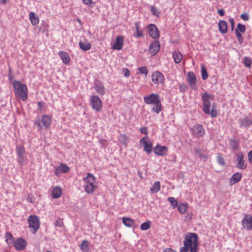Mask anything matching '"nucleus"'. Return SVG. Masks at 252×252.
<instances>
[{
  "label": "nucleus",
  "instance_id": "nucleus-31",
  "mask_svg": "<svg viewBox=\"0 0 252 252\" xmlns=\"http://www.w3.org/2000/svg\"><path fill=\"white\" fill-rule=\"evenodd\" d=\"M172 57L175 63H179L182 60V54L179 51H173Z\"/></svg>",
  "mask_w": 252,
  "mask_h": 252
},
{
  "label": "nucleus",
  "instance_id": "nucleus-22",
  "mask_svg": "<svg viewBox=\"0 0 252 252\" xmlns=\"http://www.w3.org/2000/svg\"><path fill=\"white\" fill-rule=\"evenodd\" d=\"M240 127H248L252 125V120L251 118L246 117L239 120Z\"/></svg>",
  "mask_w": 252,
  "mask_h": 252
},
{
  "label": "nucleus",
  "instance_id": "nucleus-40",
  "mask_svg": "<svg viewBox=\"0 0 252 252\" xmlns=\"http://www.w3.org/2000/svg\"><path fill=\"white\" fill-rule=\"evenodd\" d=\"M167 200L170 203V205L173 209L176 208L178 206V201L173 197H169Z\"/></svg>",
  "mask_w": 252,
  "mask_h": 252
},
{
  "label": "nucleus",
  "instance_id": "nucleus-3",
  "mask_svg": "<svg viewBox=\"0 0 252 252\" xmlns=\"http://www.w3.org/2000/svg\"><path fill=\"white\" fill-rule=\"evenodd\" d=\"M13 90L16 97L23 101L28 98V88L26 84H22L19 81H13L12 82Z\"/></svg>",
  "mask_w": 252,
  "mask_h": 252
},
{
  "label": "nucleus",
  "instance_id": "nucleus-16",
  "mask_svg": "<svg viewBox=\"0 0 252 252\" xmlns=\"http://www.w3.org/2000/svg\"><path fill=\"white\" fill-rule=\"evenodd\" d=\"M160 48V44L158 40H155L150 45L149 48V53L152 56L156 55L159 51Z\"/></svg>",
  "mask_w": 252,
  "mask_h": 252
},
{
  "label": "nucleus",
  "instance_id": "nucleus-33",
  "mask_svg": "<svg viewBox=\"0 0 252 252\" xmlns=\"http://www.w3.org/2000/svg\"><path fill=\"white\" fill-rule=\"evenodd\" d=\"M80 248L82 252H90L89 241L87 240H83L80 246Z\"/></svg>",
  "mask_w": 252,
  "mask_h": 252
},
{
  "label": "nucleus",
  "instance_id": "nucleus-15",
  "mask_svg": "<svg viewBox=\"0 0 252 252\" xmlns=\"http://www.w3.org/2000/svg\"><path fill=\"white\" fill-rule=\"evenodd\" d=\"M242 224L246 229L252 230V216L250 215H245L242 220Z\"/></svg>",
  "mask_w": 252,
  "mask_h": 252
},
{
  "label": "nucleus",
  "instance_id": "nucleus-28",
  "mask_svg": "<svg viewBox=\"0 0 252 252\" xmlns=\"http://www.w3.org/2000/svg\"><path fill=\"white\" fill-rule=\"evenodd\" d=\"M4 238L6 243L9 246H13L15 242V238L13 236L12 234L10 232H6L5 234Z\"/></svg>",
  "mask_w": 252,
  "mask_h": 252
},
{
  "label": "nucleus",
  "instance_id": "nucleus-6",
  "mask_svg": "<svg viewBox=\"0 0 252 252\" xmlns=\"http://www.w3.org/2000/svg\"><path fill=\"white\" fill-rule=\"evenodd\" d=\"M16 151L17 162L21 166L25 165L27 163L28 158L24 147L23 145L17 146Z\"/></svg>",
  "mask_w": 252,
  "mask_h": 252
},
{
  "label": "nucleus",
  "instance_id": "nucleus-38",
  "mask_svg": "<svg viewBox=\"0 0 252 252\" xmlns=\"http://www.w3.org/2000/svg\"><path fill=\"white\" fill-rule=\"evenodd\" d=\"M58 169H60L62 172L64 173L68 172L70 170L69 167L66 164L63 163H60L58 166Z\"/></svg>",
  "mask_w": 252,
  "mask_h": 252
},
{
  "label": "nucleus",
  "instance_id": "nucleus-14",
  "mask_svg": "<svg viewBox=\"0 0 252 252\" xmlns=\"http://www.w3.org/2000/svg\"><path fill=\"white\" fill-rule=\"evenodd\" d=\"M192 133L197 137H203L205 134V129L201 125H194L192 129Z\"/></svg>",
  "mask_w": 252,
  "mask_h": 252
},
{
  "label": "nucleus",
  "instance_id": "nucleus-42",
  "mask_svg": "<svg viewBox=\"0 0 252 252\" xmlns=\"http://www.w3.org/2000/svg\"><path fill=\"white\" fill-rule=\"evenodd\" d=\"M208 77L207 71L203 65L201 66V77L204 80H206Z\"/></svg>",
  "mask_w": 252,
  "mask_h": 252
},
{
  "label": "nucleus",
  "instance_id": "nucleus-55",
  "mask_svg": "<svg viewBox=\"0 0 252 252\" xmlns=\"http://www.w3.org/2000/svg\"><path fill=\"white\" fill-rule=\"evenodd\" d=\"M140 132L141 133H142V134H146V135L148 134L147 128V127L146 126H144V127H141L140 129Z\"/></svg>",
  "mask_w": 252,
  "mask_h": 252
},
{
  "label": "nucleus",
  "instance_id": "nucleus-35",
  "mask_svg": "<svg viewBox=\"0 0 252 252\" xmlns=\"http://www.w3.org/2000/svg\"><path fill=\"white\" fill-rule=\"evenodd\" d=\"M160 189V183L159 181H156L150 188V191L152 193L158 192Z\"/></svg>",
  "mask_w": 252,
  "mask_h": 252
},
{
  "label": "nucleus",
  "instance_id": "nucleus-21",
  "mask_svg": "<svg viewBox=\"0 0 252 252\" xmlns=\"http://www.w3.org/2000/svg\"><path fill=\"white\" fill-rule=\"evenodd\" d=\"M124 43V37L123 36H118L116 38V41L112 46L113 50H120L122 48Z\"/></svg>",
  "mask_w": 252,
  "mask_h": 252
},
{
  "label": "nucleus",
  "instance_id": "nucleus-34",
  "mask_svg": "<svg viewBox=\"0 0 252 252\" xmlns=\"http://www.w3.org/2000/svg\"><path fill=\"white\" fill-rule=\"evenodd\" d=\"M194 152L198 155L201 160L204 161L208 159V156L207 154H205L203 151L200 149L195 150Z\"/></svg>",
  "mask_w": 252,
  "mask_h": 252
},
{
  "label": "nucleus",
  "instance_id": "nucleus-13",
  "mask_svg": "<svg viewBox=\"0 0 252 252\" xmlns=\"http://www.w3.org/2000/svg\"><path fill=\"white\" fill-rule=\"evenodd\" d=\"M151 77L153 82L156 84H162L165 80L164 75L159 71H154Z\"/></svg>",
  "mask_w": 252,
  "mask_h": 252
},
{
  "label": "nucleus",
  "instance_id": "nucleus-20",
  "mask_svg": "<svg viewBox=\"0 0 252 252\" xmlns=\"http://www.w3.org/2000/svg\"><path fill=\"white\" fill-rule=\"evenodd\" d=\"M94 88L96 92L101 95H103L105 94V89L103 83L99 81H96L94 84Z\"/></svg>",
  "mask_w": 252,
  "mask_h": 252
},
{
  "label": "nucleus",
  "instance_id": "nucleus-2",
  "mask_svg": "<svg viewBox=\"0 0 252 252\" xmlns=\"http://www.w3.org/2000/svg\"><path fill=\"white\" fill-rule=\"evenodd\" d=\"M184 246L182 249L190 250V252H198V237L194 233L187 234L184 241Z\"/></svg>",
  "mask_w": 252,
  "mask_h": 252
},
{
  "label": "nucleus",
  "instance_id": "nucleus-19",
  "mask_svg": "<svg viewBox=\"0 0 252 252\" xmlns=\"http://www.w3.org/2000/svg\"><path fill=\"white\" fill-rule=\"evenodd\" d=\"M13 246L17 250L22 251L26 248L27 242L23 238H19L15 241Z\"/></svg>",
  "mask_w": 252,
  "mask_h": 252
},
{
  "label": "nucleus",
  "instance_id": "nucleus-49",
  "mask_svg": "<svg viewBox=\"0 0 252 252\" xmlns=\"http://www.w3.org/2000/svg\"><path fill=\"white\" fill-rule=\"evenodd\" d=\"M240 17L244 21L249 20V15L247 13H244L240 15Z\"/></svg>",
  "mask_w": 252,
  "mask_h": 252
},
{
  "label": "nucleus",
  "instance_id": "nucleus-39",
  "mask_svg": "<svg viewBox=\"0 0 252 252\" xmlns=\"http://www.w3.org/2000/svg\"><path fill=\"white\" fill-rule=\"evenodd\" d=\"M177 207L178 210L181 214H184L186 213L187 209L188 208L187 204L180 203L179 205H178Z\"/></svg>",
  "mask_w": 252,
  "mask_h": 252
},
{
  "label": "nucleus",
  "instance_id": "nucleus-5",
  "mask_svg": "<svg viewBox=\"0 0 252 252\" xmlns=\"http://www.w3.org/2000/svg\"><path fill=\"white\" fill-rule=\"evenodd\" d=\"M52 117L50 115H43L42 116L41 121L39 119H36L34 122L35 126H37L38 130H41L43 127L46 129L48 128L52 123Z\"/></svg>",
  "mask_w": 252,
  "mask_h": 252
},
{
  "label": "nucleus",
  "instance_id": "nucleus-51",
  "mask_svg": "<svg viewBox=\"0 0 252 252\" xmlns=\"http://www.w3.org/2000/svg\"><path fill=\"white\" fill-rule=\"evenodd\" d=\"M63 224V222L60 218H58L55 222V225L56 226L61 227Z\"/></svg>",
  "mask_w": 252,
  "mask_h": 252
},
{
  "label": "nucleus",
  "instance_id": "nucleus-63",
  "mask_svg": "<svg viewBox=\"0 0 252 252\" xmlns=\"http://www.w3.org/2000/svg\"><path fill=\"white\" fill-rule=\"evenodd\" d=\"M99 142L102 146H104L105 144L106 143V140L103 139H100Z\"/></svg>",
  "mask_w": 252,
  "mask_h": 252
},
{
  "label": "nucleus",
  "instance_id": "nucleus-12",
  "mask_svg": "<svg viewBox=\"0 0 252 252\" xmlns=\"http://www.w3.org/2000/svg\"><path fill=\"white\" fill-rule=\"evenodd\" d=\"M147 139L148 137H143L140 140V144L142 145L144 147V151L148 154H150L153 149L152 143L151 141L149 140V142L147 141Z\"/></svg>",
  "mask_w": 252,
  "mask_h": 252
},
{
  "label": "nucleus",
  "instance_id": "nucleus-60",
  "mask_svg": "<svg viewBox=\"0 0 252 252\" xmlns=\"http://www.w3.org/2000/svg\"><path fill=\"white\" fill-rule=\"evenodd\" d=\"M121 137L123 138V140L121 141V142L123 144H126L127 141V138L125 135H122Z\"/></svg>",
  "mask_w": 252,
  "mask_h": 252
},
{
  "label": "nucleus",
  "instance_id": "nucleus-56",
  "mask_svg": "<svg viewBox=\"0 0 252 252\" xmlns=\"http://www.w3.org/2000/svg\"><path fill=\"white\" fill-rule=\"evenodd\" d=\"M84 3L88 5V6H92L93 3L92 0H82Z\"/></svg>",
  "mask_w": 252,
  "mask_h": 252
},
{
  "label": "nucleus",
  "instance_id": "nucleus-62",
  "mask_svg": "<svg viewBox=\"0 0 252 252\" xmlns=\"http://www.w3.org/2000/svg\"><path fill=\"white\" fill-rule=\"evenodd\" d=\"M218 13L220 14V16H223L224 15V10L223 9H220L218 10Z\"/></svg>",
  "mask_w": 252,
  "mask_h": 252
},
{
  "label": "nucleus",
  "instance_id": "nucleus-24",
  "mask_svg": "<svg viewBox=\"0 0 252 252\" xmlns=\"http://www.w3.org/2000/svg\"><path fill=\"white\" fill-rule=\"evenodd\" d=\"M242 178V174L240 173H235L229 179V184L230 186L238 183Z\"/></svg>",
  "mask_w": 252,
  "mask_h": 252
},
{
  "label": "nucleus",
  "instance_id": "nucleus-37",
  "mask_svg": "<svg viewBox=\"0 0 252 252\" xmlns=\"http://www.w3.org/2000/svg\"><path fill=\"white\" fill-rule=\"evenodd\" d=\"M79 45L80 48L84 51H88L91 48V44L89 42H83L82 41L79 42Z\"/></svg>",
  "mask_w": 252,
  "mask_h": 252
},
{
  "label": "nucleus",
  "instance_id": "nucleus-4",
  "mask_svg": "<svg viewBox=\"0 0 252 252\" xmlns=\"http://www.w3.org/2000/svg\"><path fill=\"white\" fill-rule=\"evenodd\" d=\"M84 183V188L85 191L88 194H92L94 193V189L96 188V186L94 185L95 178L91 173H88L87 176L83 179Z\"/></svg>",
  "mask_w": 252,
  "mask_h": 252
},
{
  "label": "nucleus",
  "instance_id": "nucleus-26",
  "mask_svg": "<svg viewBox=\"0 0 252 252\" xmlns=\"http://www.w3.org/2000/svg\"><path fill=\"white\" fill-rule=\"evenodd\" d=\"M29 16V19L31 22V24L33 26H36L39 24V18L33 12H30Z\"/></svg>",
  "mask_w": 252,
  "mask_h": 252
},
{
  "label": "nucleus",
  "instance_id": "nucleus-47",
  "mask_svg": "<svg viewBox=\"0 0 252 252\" xmlns=\"http://www.w3.org/2000/svg\"><path fill=\"white\" fill-rule=\"evenodd\" d=\"M138 70L140 73L144 74L146 76L148 73V70L147 67L145 66L138 68Z\"/></svg>",
  "mask_w": 252,
  "mask_h": 252
},
{
  "label": "nucleus",
  "instance_id": "nucleus-8",
  "mask_svg": "<svg viewBox=\"0 0 252 252\" xmlns=\"http://www.w3.org/2000/svg\"><path fill=\"white\" fill-rule=\"evenodd\" d=\"M144 102L147 104H155L160 101L159 95L156 93H151L143 97Z\"/></svg>",
  "mask_w": 252,
  "mask_h": 252
},
{
  "label": "nucleus",
  "instance_id": "nucleus-54",
  "mask_svg": "<svg viewBox=\"0 0 252 252\" xmlns=\"http://www.w3.org/2000/svg\"><path fill=\"white\" fill-rule=\"evenodd\" d=\"M124 75L125 77H128L130 75V72L127 68H124L123 69Z\"/></svg>",
  "mask_w": 252,
  "mask_h": 252
},
{
  "label": "nucleus",
  "instance_id": "nucleus-27",
  "mask_svg": "<svg viewBox=\"0 0 252 252\" xmlns=\"http://www.w3.org/2000/svg\"><path fill=\"white\" fill-rule=\"evenodd\" d=\"M220 32L222 33H226L227 32V24L225 21L221 20L218 24Z\"/></svg>",
  "mask_w": 252,
  "mask_h": 252
},
{
  "label": "nucleus",
  "instance_id": "nucleus-9",
  "mask_svg": "<svg viewBox=\"0 0 252 252\" xmlns=\"http://www.w3.org/2000/svg\"><path fill=\"white\" fill-rule=\"evenodd\" d=\"M237 161V167L240 169H244L247 167L245 163L244 156L242 152L239 151L235 155Z\"/></svg>",
  "mask_w": 252,
  "mask_h": 252
},
{
  "label": "nucleus",
  "instance_id": "nucleus-44",
  "mask_svg": "<svg viewBox=\"0 0 252 252\" xmlns=\"http://www.w3.org/2000/svg\"><path fill=\"white\" fill-rule=\"evenodd\" d=\"M235 30H238V32L240 33H244L246 32V26L245 25H242L241 23H238L237 24V28Z\"/></svg>",
  "mask_w": 252,
  "mask_h": 252
},
{
  "label": "nucleus",
  "instance_id": "nucleus-36",
  "mask_svg": "<svg viewBox=\"0 0 252 252\" xmlns=\"http://www.w3.org/2000/svg\"><path fill=\"white\" fill-rule=\"evenodd\" d=\"M229 142L230 148L233 151H237L239 149V143L237 140L231 139Z\"/></svg>",
  "mask_w": 252,
  "mask_h": 252
},
{
  "label": "nucleus",
  "instance_id": "nucleus-43",
  "mask_svg": "<svg viewBox=\"0 0 252 252\" xmlns=\"http://www.w3.org/2000/svg\"><path fill=\"white\" fill-rule=\"evenodd\" d=\"M150 228V222L149 221L145 222L141 224L140 228L142 230H147Z\"/></svg>",
  "mask_w": 252,
  "mask_h": 252
},
{
  "label": "nucleus",
  "instance_id": "nucleus-64",
  "mask_svg": "<svg viewBox=\"0 0 252 252\" xmlns=\"http://www.w3.org/2000/svg\"><path fill=\"white\" fill-rule=\"evenodd\" d=\"M7 76H8V78L9 81L11 82V81H12V80L13 79V76H12V75L10 73H8V75H7Z\"/></svg>",
  "mask_w": 252,
  "mask_h": 252
},
{
  "label": "nucleus",
  "instance_id": "nucleus-1",
  "mask_svg": "<svg viewBox=\"0 0 252 252\" xmlns=\"http://www.w3.org/2000/svg\"><path fill=\"white\" fill-rule=\"evenodd\" d=\"M210 95L207 92L203 93L201 95V100L203 102L202 111L206 114L209 115L212 118H216L218 114L217 106L216 103L211 105Z\"/></svg>",
  "mask_w": 252,
  "mask_h": 252
},
{
  "label": "nucleus",
  "instance_id": "nucleus-7",
  "mask_svg": "<svg viewBox=\"0 0 252 252\" xmlns=\"http://www.w3.org/2000/svg\"><path fill=\"white\" fill-rule=\"evenodd\" d=\"M28 221L29 227L32 228V232L35 234L39 228L40 220L39 218L35 215H30L28 218Z\"/></svg>",
  "mask_w": 252,
  "mask_h": 252
},
{
  "label": "nucleus",
  "instance_id": "nucleus-10",
  "mask_svg": "<svg viewBox=\"0 0 252 252\" xmlns=\"http://www.w3.org/2000/svg\"><path fill=\"white\" fill-rule=\"evenodd\" d=\"M149 35L152 38L157 39L159 37V32L156 26L153 24H150L148 26Z\"/></svg>",
  "mask_w": 252,
  "mask_h": 252
},
{
  "label": "nucleus",
  "instance_id": "nucleus-50",
  "mask_svg": "<svg viewBox=\"0 0 252 252\" xmlns=\"http://www.w3.org/2000/svg\"><path fill=\"white\" fill-rule=\"evenodd\" d=\"M187 89V87L185 84H183L179 85V90L181 93L185 92Z\"/></svg>",
  "mask_w": 252,
  "mask_h": 252
},
{
  "label": "nucleus",
  "instance_id": "nucleus-25",
  "mask_svg": "<svg viewBox=\"0 0 252 252\" xmlns=\"http://www.w3.org/2000/svg\"><path fill=\"white\" fill-rule=\"evenodd\" d=\"M58 55L62 60L63 63L65 64H67L70 61V58L67 53L61 51L59 52Z\"/></svg>",
  "mask_w": 252,
  "mask_h": 252
},
{
  "label": "nucleus",
  "instance_id": "nucleus-57",
  "mask_svg": "<svg viewBox=\"0 0 252 252\" xmlns=\"http://www.w3.org/2000/svg\"><path fill=\"white\" fill-rule=\"evenodd\" d=\"M248 158L249 162L252 163V150L248 153Z\"/></svg>",
  "mask_w": 252,
  "mask_h": 252
},
{
  "label": "nucleus",
  "instance_id": "nucleus-48",
  "mask_svg": "<svg viewBox=\"0 0 252 252\" xmlns=\"http://www.w3.org/2000/svg\"><path fill=\"white\" fill-rule=\"evenodd\" d=\"M217 161L218 163L221 165H224L225 164V161L222 157H221L220 154H218L217 156Z\"/></svg>",
  "mask_w": 252,
  "mask_h": 252
},
{
  "label": "nucleus",
  "instance_id": "nucleus-59",
  "mask_svg": "<svg viewBox=\"0 0 252 252\" xmlns=\"http://www.w3.org/2000/svg\"><path fill=\"white\" fill-rule=\"evenodd\" d=\"M61 172H62L61 170L60 169H58V166H57L55 168V171L54 173L56 175V176H59Z\"/></svg>",
  "mask_w": 252,
  "mask_h": 252
},
{
  "label": "nucleus",
  "instance_id": "nucleus-46",
  "mask_svg": "<svg viewBox=\"0 0 252 252\" xmlns=\"http://www.w3.org/2000/svg\"><path fill=\"white\" fill-rule=\"evenodd\" d=\"M243 63L247 67H250L251 65L252 62L250 58L245 57L243 60Z\"/></svg>",
  "mask_w": 252,
  "mask_h": 252
},
{
  "label": "nucleus",
  "instance_id": "nucleus-18",
  "mask_svg": "<svg viewBox=\"0 0 252 252\" xmlns=\"http://www.w3.org/2000/svg\"><path fill=\"white\" fill-rule=\"evenodd\" d=\"M187 80L189 85L191 86L192 89H196V84L197 82L195 75L192 71H189L187 74Z\"/></svg>",
  "mask_w": 252,
  "mask_h": 252
},
{
  "label": "nucleus",
  "instance_id": "nucleus-61",
  "mask_svg": "<svg viewBox=\"0 0 252 252\" xmlns=\"http://www.w3.org/2000/svg\"><path fill=\"white\" fill-rule=\"evenodd\" d=\"M163 252H177L174 250L171 249V248H166L165 249Z\"/></svg>",
  "mask_w": 252,
  "mask_h": 252
},
{
  "label": "nucleus",
  "instance_id": "nucleus-45",
  "mask_svg": "<svg viewBox=\"0 0 252 252\" xmlns=\"http://www.w3.org/2000/svg\"><path fill=\"white\" fill-rule=\"evenodd\" d=\"M235 32L239 43L242 44L243 42V38L241 33L238 32V30H235Z\"/></svg>",
  "mask_w": 252,
  "mask_h": 252
},
{
  "label": "nucleus",
  "instance_id": "nucleus-41",
  "mask_svg": "<svg viewBox=\"0 0 252 252\" xmlns=\"http://www.w3.org/2000/svg\"><path fill=\"white\" fill-rule=\"evenodd\" d=\"M151 11L153 15L156 16L158 17L160 15V12L159 9L156 8L155 6H151Z\"/></svg>",
  "mask_w": 252,
  "mask_h": 252
},
{
  "label": "nucleus",
  "instance_id": "nucleus-53",
  "mask_svg": "<svg viewBox=\"0 0 252 252\" xmlns=\"http://www.w3.org/2000/svg\"><path fill=\"white\" fill-rule=\"evenodd\" d=\"M192 217V213H188L187 215L185 217V220L186 221H189L191 220Z\"/></svg>",
  "mask_w": 252,
  "mask_h": 252
},
{
  "label": "nucleus",
  "instance_id": "nucleus-52",
  "mask_svg": "<svg viewBox=\"0 0 252 252\" xmlns=\"http://www.w3.org/2000/svg\"><path fill=\"white\" fill-rule=\"evenodd\" d=\"M44 104H45L44 102L43 101L38 102H37L38 110H39L40 111L42 110V108L43 107Z\"/></svg>",
  "mask_w": 252,
  "mask_h": 252
},
{
  "label": "nucleus",
  "instance_id": "nucleus-32",
  "mask_svg": "<svg viewBox=\"0 0 252 252\" xmlns=\"http://www.w3.org/2000/svg\"><path fill=\"white\" fill-rule=\"evenodd\" d=\"M162 106L161 101H160L158 102L153 105L151 110L154 113L158 114L162 111Z\"/></svg>",
  "mask_w": 252,
  "mask_h": 252
},
{
  "label": "nucleus",
  "instance_id": "nucleus-17",
  "mask_svg": "<svg viewBox=\"0 0 252 252\" xmlns=\"http://www.w3.org/2000/svg\"><path fill=\"white\" fill-rule=\"evenodd\" d=\"M155 154L159 156H166L168 153V148L165 146H161L157 144L156 147L153 148Z\"/></svg>",
  "mask_w": 252,
  "mask_h": 252
},
{
  "label": "nucleus",
  "instance_id": "nucleus-29",
  "mask_svg": "<svg viewBox=\"0 0 252 252\" xmlns=\"http://www.w3.org/2000/svg\"><path fill=\"white\" fill-rule=\"evenodd\" d=\"M62 190L59 187H55L52 190V196L53 198H59L62 195Z\"/></svg>",
  "mask_w": 252,
  "mask_h": 252
},
{
  "label": "nucleus",
  "instance_id": "nucleus-23",
  "mask_svg": "<svg viewBox=\"0 0 252 252\" xmlns=\"http://www.w3.org/2000/svg\"><path fill=\"white\" fill-rule=\"evenodd\" d=\"M122 222L125 226L128 227H134L135 225V221L128 217L123 218Z\"/></svg>",
  "mask_w": 252,
  "mask_h": 252
},
{
  "label": "nucleus",
  "instance_id": "nucleus-11",
  "mask_svg": "<svg viewBox=\"0 0 252 252\" xmlns=\"http://www.w3.org/2000/svg\"><path fill=\"white\" fill-rule=\"evenodd\" d=\"M91 105L96 111L98 112L102 107L101 101L98 96L92 95L91 98Z\"/></svg>",
  "mask_w": 252,
  "mask_h": 252
},
{
  "label": "nucleus",
  "instance_id": "nucleus-30",
  "mask_svg": "<svg viewBox=\"0 0 252 252\" xmlns=\"http://www.w3.org/2000/svg\"><path fill=\"white\" fill-rule=\"evenodd\" d=\"M139 25L140 22H136L134 23L136 29V32L134 33V35L137 38L142 37L144 36L143 31L140 30Z\"/></svg>",
  "mask_w": 252,
  "mask_h": 252
},
{
  "label": "nucleus",
  "instance_id": "nucleus-58",
  "mask_svg": "<svg viewBox=\"0 0 252 252\" xmlns=\"http://www.w3.org/2000/svg\"><path fill=\"white\" fill-rule=\"evenodd\" d=\"M229 21L231 24V30L233 31L234 30V26H235V22L233 18H230L229 19Z\"/></svg>",
  "mask_w": 252,
  "mask_h": 252
}]
</instances>
